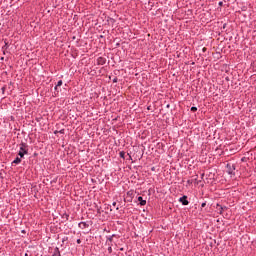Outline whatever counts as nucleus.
Masks as SVG:
<instances>
[{
	"label": "nucleus",
	"mask_w": 256,
	"mask_h": 256,
	"mask_svg": "<svg viewBox=\"0 0 256 256\" xmlns=\"http://www.w3.org/2000/svg\"><path fill=\"white\" fill-rule=\"evenodd\" d=\"M217 207H218V211L220 213V215L223 213V206L217 204Z\"/></svg>",
	"instance_id": "1a4fd4ad"
},
{
	"label": "nucleus",
	"mask_w": 256,
	"mask_h": 256,
	"mask_svg": "<svg viewBox=\"0 0 256 256\" xmlns=\"http://www.w3.org/2000/svg\"><path fill=\"white\" fill-rule=\"evenodd\" d=\"M120 251H125V249L124 248H120Z\"/></svg>",
	"instance_id": "c85d7f7f"
},
{
	"label": "nucleus",
	"mask_w": 256,
	"mask_h": 256,
	"mask_svg": "<svg viewBox=\"0 0 256 256\" xmlns=\"http://www.w3.org/2000/svg\"><path fill=\"white\" fill-rule=\"evenodd\" d=\"M12 163H14L15 165H19V163H21V158L16 157Z\"/></svg>",
	"instance_id": "0eeeda50"
},
{
	"label": "nucleus",
	"mask_w": 256,
	"mask_h": 256,
	"mask_svg": "<svg viewBox=\"0 0 256 256\" xmlns=\"http://www.w3.org/2000/svg\"><path fill=\"white\" fill-rule=\"evenodd\" d=\"M2 92L5 93V87H2Z\"/></svg>",
	"instance_id": "bb28decb"
},
{
	"label": "nucleus",
	"mask_w": 256,
	"mask_h": 256,
	"mask_svg": "<svg viewBox=\"0 0 256 256\" xmlns=\"http://www.w3.org/2000/svg\"><path fill=\"white\" fill-rule=\"evenodd\" d=\"M127 195H128V196L133 195V191H128V192H127Z\"/></svg>",
	"instance_id": "a211bd4d"
},
{
	"label": "nucleus",
	"mask_w": 256,
	"mask_h": 256,
	"mask_svg": "<svg viewBox=\"0 0 256 256\" xmlns=\"http://www.w3.org/2000/svg\"><path fill=\"white\" fill-rule=\"evenodd\" d=\"M113 237H115V234L109 236V237L107 238V241H109L110 243H113Z\"/></svg>",
	"instance_id": "9b49d317"
},
{
	"label": "nucleus",
	"mask_w": 256,
	"mask_h": 256,
	"mask_svg": "<svg viewBox=\"0 0 256 256\" xmlns=\"http://www.w3.org/2000/svg\"><path fill=\"white\" fill-rule=\"evenodd\" d=\"M179 203H182V205H189V200H187V196H182L179 198Z\"/></svg>",
	"instance_id": "39448f33"
},
{
	"label": "nucleus",
	"mask_w": 256,
	"mask_h": 256,
	"mask_svg": "<svg viewBox=\"0 0 256 256\" xmlns=\"http://www.w3.org/2000/svg\"><path fill=\"white\" fill-rule=\"evenodd\" d=\"M187 185H193V180H187Z\"/></svg>",
	"instance_id": "dca6fc26"
},
{
	"label": "nucleus",
	"mask_w": 256,
	"mask_h": 256,
	"mask_svg": "<svg viewBox=\"0 0 256 256\" xmlns=\"http://www.w3.org/2000/svg\"><path fill=\"white\" fill-rule=\"evenodd\" d=\"M223 5V2H219V6L221 7Z\"/></svg>",
	"instance_id": "cd10ccee"
},
{
	"label": "nucleus",
	"mask_w": 256,
	"mask_h": 256,
	"mask_svg": "<svg viewBox=\"0 0 256 256\" xmlns=\"http://www.w3.org/2000/svg\"><path fill=\"white\" fill-rule=\"evenodd\" d=\"M204 177H205V174L202 173V174H201V179H203Z\"/></svg>",
	"instance_id": "a878e982"
},
{
	"label": "nucleus",
	"mask_w": 256,
	"mask_h": 256,
	"mask_svg": "<svg viewBox=\"0 0 256 256\" xmlns=\"http://www.w3.org/2000/svg\"><path fill=\"white\" fill-rule=\"evenodd\" d=\"M112 81H113V83H117V81H118L117 77H115Z\"/></svg>",
	"instance_id": "412c9836"
},
{
	"label": "nucleus",
	"mask_w": 256,
	"mask_h": 256,
	"mask_svg": "<svg viewBox=\"0 0 256 256\" xmlns=\"http://www.w3.org/2000/svg\"><path fill=\"white\" fill-rule=\"evenodd\" d=\"M107 251L110 255L113 253V248L111 247V244H109Z\"/></svg>",
	"instance_id": "f8f14e48"
},
{
	"label": "nucleus",
	"mask_w": 256,
	"mask_h": 256,
	"mask_svg": "<svg viewBox=\"0 0 256 256\" xmlns=\"http://www.w3.org/2000/svg\"><path fill=\"white\" fill-rule=\"evenodd\" d=\"M18 155H19L20 159H23V157H25V155H29V145H27V143L22 142L20 144V150L18 152Z\"/></svg>",
	"instance_id": "f257e3e1"
},
{
	"label": "nucleus",
	"mask_w": 256,
	"mask_h": 256,
	"mask_svg": "<svg viewBox=\"0 0 256 256\" xmlns=\"http://www.w3.org/2000/svg\"><path fill=\"white\" fill-rule=\"evenodd\" d=\"M129 159H131V156H129Z\"/></svg>",
	"instance_id": "2f4dec72"
},
{
	"label": "nucleus",
	"mask_w": 256,
	"mask_h": 256,
	"mask_svg": "<svg viewBox=\"0 0 256 256\" xmlns=\"http://www.w3.org/2000/svg\"><path fill=\"white\" fill-rule=\"evenodd\" d=\"M227 173L228 175H234L235 174V165L227 164Z\"/></svg>",
	"instance_id": "f03ea898"
},
{
	"label": "nucleus",
	"mask_w": 256,
	"mask_h": 256,
	"mask_svg": "<svg viewBox=\"0 0 256 256\" xmlns=\"http://www.w3.org/2000/svg\"><path fill=\"white\" fill-rule=\"evenodd\" d=\"M78 227H79V229H89L90 224H89V222H80L78 224Z\"/></svg>",
	"instance_id": "20e7f679"
},
{
	"label": "nucleus",
	"mask_w": 256,
	"mask_h": 256,
	"mask_svg": "<svg viewBox=\"0 0 256 256\" xmlns=\"http://www.w3.org/2000/svg\"><path fill=\"white\" fill-rule=\"evenodd\" d=\"M138 201L141 207H145V205H147V200H144L141 196L138 197Z\"/></svg>",
	"instance_id": "423d86ee"
},
{
	"label": "nucleus",
	"mask_w": 256,
	"mask_h": 256,
	"mask_svg": "<svg viewBox=\"0 0 256 256\" xmlns=\"http://www.w3.org/2000/svg\"><path fill=\"white\" fill-rule=\"evenodd\" d=\"M241 161H245V157H243V158L241 159Z\"/></svg>",
	"instance_id": "c756f323"
},
{
	"label": "nucleus",
	"mask_w": 256,
	"mask_h": 256,
	"mask_svg": "<svg viewBox=\"0 0 256 256\" xmlns=\"http://www.w3.org/2000/svg\"><path fill=\"white\" fill-rule=\"evenodd\" d=\"M57 133H59V130L54 131V135H57Z\"/></svg>",
	"instance_id": "5701e85b"
},
{
	"label": "nucleus",
	"mask_w": 256,
	"mask_h": 256,
	"mask_svg": "<svg viewBox=\"0 0 256 256\" xmlns=\"http://www.w3.org/2000/svg\"><path fill=\"white\" fill-rule=\"evenodd\" d=\"M7 42H5V45L2 47V49H7Z\"/></svg>",
	"instance_id": "aec40b11"
},
{
	"label": "nucleus",
	"mask_w": 256,
	"mask_h": 256,
	"mask_svg": "<svg viewBox=\"0 0 256 256\" xmlns=\"http://www.w3.org/2000/svg\"><path fill=\"white\" fill-rule=\"evenodd\" d=\"M202 51L203 53H205L207 51V48H203Z\"/></svg>",
	"instance_id": "b1692460"
},
{
	"label": "nucleus",
	"mask_w": 256,
	"mask_h": 256,
	"mask_svg": "<svg viewBox=\"0 0 256 256\" xmlns=\"http://www.w3.org/2000/svg\"><path fill=\"white\" fill-rule=\"evenodd\" d=\"M76 243H77L78 245H81V239H77V240H76Z\"/></svg>",
	"instance_id": "6ab92c4d"
},
{
	"label": "nucleus",
	"mask_w": 256,
	"mask_h": 256,
	"mask_svg": "<svg viewBox=\"0 0 256 256\" xmlns=\"http://www.w3.org/2000/svg\"><path fill=\"white\" fill-rule=\"evenodd\" d=\"M201 207H202V208L207 207V202H203V203L201 204Z\"/></svg>",
	"instance_id": "f3484780"
},
{
	"label": "nucleus",
	"mask_w": 256,
	"mask_h": 256,
	"mask_svg": "<svg viewBox=\"0 0 256 256\" xmlns=\"http://www.w3.org/2000/svg\"><path fill=\"white\" fill-rule=\"evenodd\" d=\"M190 111H192L193 113H195V112L197 111V107L192 106V107L190 108Z\"/></svg>",
	"instance_id": "4468645a"
},
{
	"label": "nucleus",
	"mask_w": 256,
	"mask_h": 256,
	"mask_svg": "<svg viewBox=\"0 0 256 256\" xmlns=\"http://www.w3.org/2000/svg\"><path fill=\"white\" fill-rule=\"evenodd\" d=\"M58 133H60V135H65V129L59 130Z\"/></svg>",
	"instance_id": "2eb2a0df"
},
{
	"label": "nucleus",
	"mask_w": 256,
	"mask_h": 256,
	"mask_svg": "<svg viewBox=\"0 0 256 256\" xmlns=\"http://www.w3.org/2000/svg\"><path fill=\"white\" fill-rule=\"evenodd\" d=\"M97 65H105V63H107V59L105 57H98L96 60Z\"/></svg>",
	"instance_id": "7ed1b4c3"
},
{
	"label": "nucleus",
	"mask_w": 256,
	"mask_h": 256,
	"mask_svg": "<svg viewBox=\"0 0 256 256\" xmlns=\"http://www.w3.org/2000/svg\"><path fill=\"white\" fill-rule=\"evenodd\" d=\"M62 219H66V221H69V214L64 213V214L62 215Z\"/></svg>",
	"instance_id": "9d476101"
},
{
	"label": "nucleus",
	"mask_w": 256,
	"mask_h": 256,
	"mask_svg": "<svg viewBox=\"0 0 256 256\" xmlns=\"http://www.w3.org/2000/svg\"><path fill=\"white\" fill-rule=\"evenodd\" d=\"M61 85H63V80H59V81L57 82V84H56V86H58V87H61Z\"/></svg>",
	"instance_id": "ddd939ff"
},
{
	"label": "nucleus",
	"mask_w": 256,
	"mask_h": 256,
	"mask_svg": "<svg viewBox=\"0 0 256 256\" xmlns=\"http://www.w3.org/2000/svg\"><path fill=\"white\" fill-rule=\"evenodd\" d=\"M169 107H170V105L168 104V105H167V108H169Z\"/></svg>",
	"instance_id": "7c9ffc66"
},
{
	"label": "nucleus",
	"mask_w": 256,
	"mask_h": 256,
	"mask_svg": "<svg viewBox=\"0 0 256 256\" xmlns=\"http://www.w3.org/2000/svg\"><path fill=\"white\" fill-rule=\"evenodd\" d=\"M112 205L113 207H115L117 205V202H113Z\"/></svg>",
	"instance_id": "393cba45"
},
{
	"label": "nucleus",
	"mask_w": 256,
	"mask_h": 256,
	"mask_svg": "<svg viewBox=\"0 0 256 256\" xmlns=\"http://www.w3.org/2000/svg\"><path fill=\"white\" fill-rule=\"evenodd\" d=\"M58 87H59V86H55V87H54V90L57 91V93H59V90H57Z\"/></svg>",
	"instance_id": "4be33fe9"
},
{
	"label": "nucleus",
	"mask_w": 256,
	"mask_h": 256,
	"mask_svg": "<svg viewBox=\"0 0 256 256\" xmlns=\"http://www.w3.org/2000/svg\"><path fill=\"white\" fill-rule=\"evenodd\" d=\"M119 157H120L121 159H125V151L119 152Z\"/></svg>",
	"instance_id": "6e6552de"
}]
</instances>
